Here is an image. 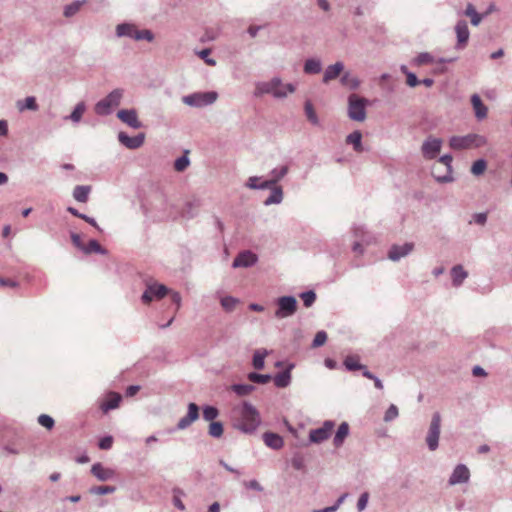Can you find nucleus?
<instances>
[{
    "label": "nucleus",
    "mask_w": 512,
    "mask_h": 512,
    "mask_svg": "<svg viewBox=\"0 0 512 512\" xmlns=\"http://www.w3.org/2000/svg\"><path fill=\"white\" fill-rule=\"evenodd\" d=\"M295 86L291 83L282 84V81L278 77H274L269 82H259L256 84L254 95L256 97L264 94H272L275 98H285L288 93L295 91Z\"/></svg>",
    "instance_id": "nucleus-1"
},
{
    "label": "nucleus",
    "mask_w": 512,
    "mask_h": 512,
    "mask_svg": "<svg viewBox=\"0 0 512 512\" xmlns=\"http://www.w3.org/2000/svg\"><path fill=\"white\" fill-rule=\"evenodd\" d=\"M260 424V416L257 409L249 402H243L241 417L235 427L245 434H252Z\"/></svg>",
    "instance_id": "nucleus-2"
},
{
    "label": "nucleus",
    "mask_w": 512,
    "mask_h": 512,
    "mask_svg": "<svg viewBox=\"0 0 512 512\" xmlns=\"http://www.w3.org/2000/svg\"><path fill=\"white\" fill-rule=\"evenodd\" d=\"M124 96V89L116 88L112 90L106 97L99 100L94 107L95 113L99 116H108L118 107Z\"/></svg>",
    "instance_id": "nucleus-3"
},
{
    "label": "nucleus",
    "mask_w": 512,
    "mask_h": 512,
    "mask_svg": "<svg viewBox=\"0 0 512 512\" xmlns=\"http://www.w3.org/2000/svg\"><path fill=\"white\" fill-rule=\"evenodd\" d=\"M452 161V156L445 154L439 158L438 165L433 166L432 176L438 183H450L454 180L452 176Z\"/></svg>",
    "instance_id": "nucleus-4"
},
{
    "label": "nucleus",
    "mask_w": 512,
    "mask_h": 512,
    "mask_svg": "<svg viewBox=\"0 0 512 512\" xmlns=\"http://www.w3.org/2000/svg\"><path fill=\"white\" fill-rule=\"evenodd\" d=\"M486 144L484 136L478 134H467L465 136H452L449 139V146L454 150L478 148Z\"/></svg>",
    "instance_id": "nucleus-5"
},
{
    "label": "nucleus",
    "mask_w": 512,
    "mask_h": 512,
    "mask_svg": "<svg viewBox=\"0 0 512 512\" xmlns=\"http://www.w3.org/2000/svg\"><path fill=\"white\" fill-rule=\"evenodd\" d=\"M368 100L357 94L348 96V117L353 121L362 122L366 119V106Z\"/></svg>",
    "instance_id": "nucleus-6"
},
{
    "label": "nucleus",
    "mask_w": 512,
    "mask_h": 512,
    "mask_svg": "<svg viewBox=\"0 0 512 512\" xmlns=\"http://www.w3.org/2000/svg\"><path fill=\"white\" fill-rule=\"evenodd\" d=\"M218 98L215 91L195 92L182 97V102L191 107H205L212 105Z\"/></svg>",
    "instance_id": "nucleus-7"
},
{
    "label": "nucleus",
    "mask_w": 512,
    "mask_h": 512,
    "mask_svg": "<svg viewBox=\"0 0 512 512\" xmlns=\"http://www.w3.org/2000/svg\"><path fill=\"white\" fill-rule=\"evenodd\" d=\"M277 309L275 318L284 319L293 316L298 308V302L294 296H281L276 300Z\"/></svg>",
    "instance_id": "nucleus-8"
},
{
    "label": "nucleus",
    "mask_w": 512,
    "mask_h": 512,
    "mask_svg": "<svg viewBox=\"0 0 512 512\" xmlns=\"http://www.w3.org/2000/svg\"><path fill=\"white\" fill-rule=\"evenodd\" d=\"M440 431H441V415L439 412H434L432 414L428 433L425 438L426 444L430 451L437 450V448L439 446Z\"/></svg>",
    "instance_id": "nucleus-9"
},
{
    "label": "nucleus",
    "mask_w": 512,
    "mask_h": 512,
    "mask_svg": "<svg viewBox=\"0 0 512 512\" xmlns=\"http://www.w3.org/2000/svg\"><path fill=\"white\" fill-rule=\"evenodd\" d=\"M335 426L334 421L332 420H326L323 425L317 429H312L309 432V440L312 443H322L323 441L327 440L332 433V430Z\"/></svg>",
    "instance_id": "nucleus-10"
},
{
    "label": "nucleus",
    "mask_w": 512,
    "mask_h": 512,
    "mask_svg": "<svg viewBox=\"0 0 512 512\" xmlns=\"http://www.w3.org/2000/svg\"><path fill=\"white\" fill-rule=\"evenodd\" d=\"M442 147V140L432 136L427 137L421 147L422 155L425 159H434L439 154Z\"/></svg>",
    "instance_id": "nucleus-11"
},
{
    "label": "nucleus",
    "mask_w": 512,
    "mask_h": 512,
    "mask_svg": "<svg viewBox=\"0 0 512 512\" xmlns=\"http://www.w3.org/2000/svg\"><path fill=\"white\" fill-rule=\"evenodd\" d=\"M168 293V288L163 284H148L146 290L141 296L145 304H149L154 298L162 299Z\"/></svg>",
    "instance_id": "nucleus-12"
},
{
    "label": "nucleus",
    "mask_w": 512,
    "mask_h": 512,
    "mask_svg": "<svg viewBox=\"0 0 512 512\" xmlns=\"http://www.w3.org/2000/svg\"><path fill=\"white\" fill-rule=\"evenodd\" d=\"M455 33H456V37H457L455 49L463 50L467 46L469 36H470L468 24L465 20H459L456 23Z\"/></svg>",
    "instance_id": "nucleus-13"
},
{
    "label": "nucleus",
    "mask_w": 512,
    "mask_h": 512,
    "mask_svg": "<svg viewBox=\"0 0 512 512\" xmlns=\"http://www.w3.org/2000/svg\"><path fill=\"white\" fill-rule=\"evenodd\" d=\"M118 141L126 148L135 150L144 144L145 134L139 133L136 136L130 137L127 133L121 131L118 133Z\"/></svg>",
    "instance_id": "nucleus-14"
},
{
    "label": "nucleus",
    "mask_w": 512,
    "mask_h": 512,
    "mask_svg": "<svg viewBox=\"0 0 512 512\" xmlns=\"http://www.w3.org/2000/svg\"><path fill=\"white\" fill-rule=\"evenodd\" d=\"M199 418V406L196 403H189L188 404V412L187 414L182 417L177 425V430H185L188 428L193 422H195Z\"/></svg>",
    "instance_id": "nucleus-15"
},
{
    "label": "nucleus",
    "mask_w": 512,
    "mask_h": 512,
    "mask_svg": "<svg viewBox=\"0 0 512 512\" xmlns=\"http://www.w3.org/2000/svg\"><path fill=\"white\" fill-rule=\"evenodd\" d=\"M258 257L255 253L245 250L240 252L233 260V268H248L256 264Z\"/></svg>",
    "instance_id": "nucleus-16"
},
{
    "label": "nucleus",
    "mask_w": 512,
    "mask_h": 512,
    "mask_svg": "<svg viewBox=\"0 0 512 512\" xmlns=\"http://www.w3.org/2000/svg\"><path fill=\"white\" fill-rule=\"evenodd\" d=\"M117 117L123 123L127 124L133 129H140L143 124L139 121L138 115L135 109H122L117 112Z\"/></svg>",
    "instance_id": "nucleus-17"
},
{
    "label": "nucleus",
    "mask_w": 512,
    "mask_h": 512,
    "mask_svg": "<svg viewBox=\"0 0 512 512\" xmlns=\"http://www.w3.org/2000/svg\"><path fill=\"white\" fill-rule=\"evenodd\" d=\"M413 248L414 244L410 242L404 243L403 245L394 244L389 249L388 258L394 262L399 261L401 258L409 255Z\"/></svg>",
    "instance_id": "nucleus-18"
},
{
    "label": "nucleus",
    "mask_w": 512,
    "mask_h": 512,
    "mask_svg": "<svg viewBox=\"0 0 512 512\" xmlns=\"http://www.w3.org/2000/svg\"><path fill=\"white\" fill-rule=\"evenodd\" d=\"M469 478H470V472H469V469L467 468V466L464 464H458L454 468L448 482H449V485H456V484L468 482Z\"/></svg>",
    "instance_id": "nucleus-19"
},
{
    "label": "nucleus",
    "mask_w": 512,
    "mask_h": 512,
    "mask_svg": "<svg viewBox=\"0 0 512 512\" xmlns=\"http://www.w3.org/2000/svg\"><path fill=\"white\" fill-rule=\"evenodd\" d=\"M343 70H344V64L341 61H338L332 65H329L328 67H326V69L324 71V75H323V79H322L323 83L327 84L330 81L336 79L337 77H339L341 75Z\"/></svg>",
    "instance_id": "nucleus-20"
},
{
    "label": "nucleus",
    "mask_w": 512,
    "mask_h": 512,
    "mask_svg": "<svg viewBox=\"0 0 512 512\" xmlns=\"http://www.w3.org/2000/svg\"><path fill=\"white\" fill-rule=\"evenodd\" d=\"M91 473L95 476L99 481H107L115 476V471L110 468H105L101 463H95L91 467Z\"/></svg>",
    "instance_id": "nucleus-21"
},
{
    "label": "nucleus",
    "mask_w": 512,
    "mask_h": 512,
    "mask_svg": "<svg viewBox=\"0 0 512 512\" xmlns=\"http://www.w3.org/2000/svg\"><path fill=\"white\" fill-rule=\"evenodd\" d=\"M294 367L293 364H289V366L283 370L282 372L276 374L273 378L274 384L277 388H286L291 383V370Z\"/></svg>",
    "instance_id": "nucleus-22"
},
{
    "label": "nucleus",
    "mask_w": 512,
    "mask_h": 512,
    "mask_svg": "<svg viewBox=\"0 0 512 512\" xmlns=\"http://www.w3.org/2000/svg\"><path fill=\"white\" fill-rule=\"evenodd\" d=\"M138 30L135 24L124 22L116 26L115 33L119 38L129 37L134 39V35L138 33Z\"/></svg>",
    "instance_id": "nucleus-23"
},
{
    "label": "nucleus",
    "mask_w": 512,
    "mask_h": 512,
    "mask_svg": "<svg viewBox=\"0 0 512 512\" xmlns=\"http://www.w3.org/2000/svg\"><path fill=\"white\" fill-rule=\"evenodd\" d=\"M262 437L265 445L271 449L279 450L284 445L283 438L277 433L265 432Z\"/></svg>",
    "instance_id": "nucleus-24"
},
{
    "label": "nucleus",
    "mask_w": 512,
    "mask_h": 512,
    "mask_svg": "<svg viewBox=\"0 0 512 512\" xmlns=\"http://www.w3.org/2000/svg\"><path fill=\"white\" fill-rule=\"evenodd\" d=\"M471 104L475 112V117L478 120H483L487 117L488 109L478 94L471 96Z\"/></svg>",
    "instance_id": "nucleus-25"
},
{
    "label": "nucleus",
    "mask_w": 512,
    "mask_h": 512,
    "mask_svg": "<svg viewBox=\"0 0 512 512\" xmlns=\"http://www.w3.org/2000/svg\"><path fill=\"white\" fill-rule=\"evenodd\" d=\"M452 284L455 287L462 285L463 281L467 278L468 273L464 270L462 265H455L451 269Z\"/></svg>",
    "instance_id": "nucleus-26"
},
{
    "label": "nucleus",
    "mask_w": 512,
    "mask_h": 512,
    "mask_svg": "<svg viewBox=\"0 0 512 512\" xmlns=\"http://www.w3.org/2000/svg\"><path fill=\"white\" fill-rule=\"evenodd\" d=\"M122 400V396L119 393H110L108 399L101 404V409L103 412H108L110 410L116 409Z\"/></svg>",
    "instance_id": "nucleus-27"
},
{
    "label": "nucleus",
    "mask_w": 512,
    "mask_h": 512,
    "mask_svg": "<svg viewBox=\"0 0 512 512\" xmlns=\"http://www.w3.org/2000/svg\"><path fill=\"white\" fill-rule=\"evenodd\" d=\"M349 434V425L347 422H342L336 433H335V436H334V439H333V444L335 447H340L342 446V444L344 443V440L346 439V437L348 436Z\"/></svg>",
    "instance_id": "nucleus-28"
},
{
    "label": "nucleus",
    "mask_w": 512,
    "mask_h": 512,
    "mask_svg": "<svg viewBox=\"0 0 512 512\" xmlns=\"http://www.w3.org/2000/svg\"><path fill=\"white\" fill-rule=\"evenodd\" d=\"M340 83L351 90H356L360 86V80L353 76L349 71H346L341 75Z\"/></svg>",
    "instance_id": "nucleus-29"
},
{
    "label": "nucleus",
    "mask_w": 512,
    "mask_h": 512,
    "mask_svg": "<svg viewBox=\"0 0 512 512\" xmlns=\"http://www.w3.org/2000/svg\"><path fill=\"white\" fill-rule=\"evenodd\" d=\"M91 186L77 185L73 190V197L76 201L86 203L88 201Z\"/></svg>",
    "instance_id": "nucleus-30"
},
{
    "label": "nucleus",
    "mask_w": 512,
    "mask_h": 512,
    "mask_svg": "<svg viewBox=\"0 0 512 512\" xmlns=\"http://www.w3.org/2000/svg\"><path fill=\"white\" fill-rule=\"evenodd\" d=\"M283 201V190L281 186H274L271 189V194L264 201L265 206L272 204H280Z\"/></svg>",
    "instance_id": "nucleus-31"
},
{
    "label": "nucleus",
    "mask_w": 512,
    "mask_h": 512,
    "mask_svg": "<svg viewBox=\"0 0 512 512\" xmlns=\"http://www.w3.org/2000/svg\"><path fill=\"white\" fill-rule=\"evenodd\" d=\"M346 143L353 145V149L358 153L364 150L362 145V134L358 130L350 133L346 137Z\"/></svg>",
    "instance_id": "nucleus-32"
},
{
    "label": "nucleus",
    "mask_w": 512,
    "mask_h": 512,
    "mask_svg": "<svg viewBox=\"0 0 512 512\" xmlns=\"http://www.w3.org/2000/svg\"><path fill=\"white\" fill-rule=\"evenodd\" d=\"M343 364L348 371L362 370L363 372L367 369L365 365L359 363V357L354 355L347 356Z\"/></svg>",
    "instance_id": "nucleus-33"
},
{
    "label": "nucleus",
    "mask_w": 512,
    "mask_h": 512,
    "mask_svg": "<svg viewBox=\"0 0 512 512\" xmlns=\"http://www.w3.org/2000/svg\"><path fill=\"white\" fill-rule=\"evenodd\" d=\"M322 70L321 61L315 58H309L304 63V72L306 74H318Z\"/></svg>",
    "instance_id": "nucleus-34"
},
{
    "label": "nucleus",
    "mask_w": 512,
    "mask_h": 512,
    "mask_svg": "<svg viewBox=\"0 0 512 512\" xmlns=\"http://www.w3.org/2000/svg\"><path fill=\"white\" fill-rule=\"evenodd\" d=\"M83 253L85 254H91V253H97L101 255H106L107 250L103 248L99 242L95 239H91L87 245L83 248Z\"/></svg>",
    "instance_id": "nucleus-35"
},
{
    "label": "nucleus",
    "mask_w": 512,
    "mask_h": 512,
    "mask_svg": "<svg viewBox=\"0 0 512 512\" xmlns=\"http://www.w3.org/2000/svg\"><path fill=\"white\" fill-rule=\"evenodd\" d=\"M464 15L467 16V17H470V20H471V24L473 26H478L482 20V15H480L473 4L471 3H468V5L466 6V9L464 11Z\"/></svg>",
    "instance_id": "nucleus-36"
},
{
    "label": "nucleus",
    "mask_w": 512,
    "mask_h": 512,
    "mask_svg": "<svg viewBox=\"0 0 512 512\" xmlns=\"http://www.w3.org/2000/svg\"><path fill=\"white\" fill-rule=\"evenodd\" d=\"M86 111V105L84 102H79L76 104V106L74 107L73 111L71 112V114L69 116L66 117V119H69L71 120L72 122L74 123H78L84 112Z\"/></svg>",
    "instance_id": "nucleus-37"
},
{
    "label": "nucleus",
    "mask_w": 512,
    "mask_h": 512,
    "mask_svg": "<svg viewBox=\"0 0 512 512\" xmlns=\"http://www.w3.org/2000/svg\"><path fill=\"white\" fill-rule=\"evenodd\" d=\"M67 211L69 213H71L73 216L75 217H78L82 220H84L85 222H87L88 224H90L91 226L95 227L97 230L101 231L100 227L98 226L96 220L93 218V217H90L86 214H83V213H80L77 209H75L74 207H68L67 208Z\"/></svg>",
    "instance_id": "nucleus-38"
},
{
    "label": "nucleus",
    "mask_w": 512,
    "mask_h": 512,
    "mask_svg": "<svg viewBox=\"0 0 512 512\" xmlns=\"http://www.w3.org/2000/svg\"><path fill=\"white\" fill-rule=\"evenodd\" d=\"M17 107L20 111H23L25 109L31 110V111H36L38 109L36 98L33 96H29V97L25 98L24 101H18Z\"/></svg>",
    "instance_id": "nucleus-39"
},
{
    "label": "nucleus",
    "mask_w": 512,
    "mask_h": 512,
    "mask_svg": "<svg viewBox=\"0 0 512 512\" xmlns=\"http://www.w3.org/2000/svg\"><path fill=\"white\" fill-rule=\"evenodd\" d=\"M85 3V0L80 1H74L64 7L63 15L67 18H70L74 16L82 7V5Z\"/></svg>",
    "instance_id": "nucleus-40"
},
{
    "label": "nucleus",
    "mask_w": 512,
    "mask_h": 512,
    "mask_svg": "<svg viewBox=\"0 0 512 512\" xmlns=\"http://www.w3.org/2000/svg\"><path fill=\"white\" fill-rule=\"evenodd\" d=\"M254 389L255 387L251 384H233L231 386V390L238 396L249 395Z\"/></svg>",
    "instance_id": "nucleus-41"
},
{
    "label": "nucleus",
    "mask_w": 512,
    "mask_h": 512,
    "mask_svg": "<svg viewBox=\"0 0 512 512\" xmlns=\"http://www.w3.org/2000/svg\"><path fill=\"white\" fill-rule=\"evenodd\" d=\"M289 171L287 165L281 166L280 168H274L271 170L270 175L271 181H274V185H276L282 178H284Z\"/></svg>",
    "instance_id": "nucleus-42"
},
{
    "label": "nucleus",
    "mask_w": 512,
    "mask_h": 512,
    "mask_svg": "<svg viewBox=\"0 0 512 512\" xmlns=\"http://www.w3.org/2000/svg\"><path fill=\"white\" fill-rule=\"evenodd\" d=\"M267 355V351L266 350H263V351H260V350H257L255 351L254 355H253V360H252V364H253V367L257 370H261L264 368V365H265V357Z\"/></svg>",
    "instance_id": "nucleus-43"
},
{
    "label": "nucleus",
    "mask_w": 512,
    "mask_h": 512,
    "mask_svg": "<svg viewBox=\"0 0 512 512\" xmlns=\"http://www.w3.org/2000/svg\"><path fill=\"white\" fill-rule=\"evenodd\" d=\"M248 379L251 382L256 383V384H266L272 379V376L270 374H260L257 372H250L248 374Z\"/></svg>",
    "instance_id": "nucleus-44"
},
{
    "label": "nucleus",
    "mask_w": 512,
    "mask_h": 512,
    "mask_svg": "<svg viewBox=\"0 0 512 512\" xmlns=\"http://www.w3.org/2000/svg\"><path fill=\"white\" fill-rule=\"evenodd\" d=\"M224 427L219 421H212L209 425L208 433L211 437L220 438L223 435Z\"/></svg>",
    "instance_id": "nucleus-45"
},
{
    "label": "nucleus",
    "mask_w": 512,
    "mask_h": 512,
    "mask_svg": "<svg viewBox=\"0 0 512 512\" xmlns=\"http://www.w3.org/2000/svg\"><path fill=\"white\" fill-rule=\"evenodd\" d=\"M188 151H186L182 156L177 158L174 162V169L178 172H182L188 168L190 165V159L187 156Z\"/></svg>",
    "instance_id": "nucleus-46"
},
{
    "label": "nucleus",
    "mask_w": 512,
    "mask_h": 512,
    "mask_svg": "<svg viewBox=\"0 0 512 512\" xmlns=\"http://www.w3.org/2000/svg\"><path fill=\"white\" fill-rule=\"evenodd\" d=\"M434 62L433 56L428 52H422L414 58L413 64L416 66H422L426 64H432Z\"/></svg>",
    "instance_id": "nucleus-47"
},
{
    "label": "nucleus",
    "mask_w": 512,
    "mask_h": 512,
    "mask_svg": "<svg viewBox=\"0 0 512 512\" xmlns=\"http://www.w3.org/2000/svg\"><path fill=\"white\" fill-rule=\"evenodd\" d=\"M305 114L307 116V119L313 124V125H319V119L316 115V112L313 108V105L310 101L305 102Z\"/></svg>",
    "instance_id": "nucleus-48"
},
{
    "label": "nucleus",
    "mask_w": 512,
    "mask_h": 512,
    "mask_svg": "<svg viewBox=\"0 0 512 512\" xmlns=\"http://www.w3.org/2000/svg\"><path fill=\"white\" fill-rule=\"evenodd\" d=\"M219 415V410L215 406L206 405L203 407V418L212 422Z\"/></svg>",
    "instance_id": "nucleus-49"
},
{
    "label": "nucleus",
    "mask_w": 512,
    "mask_h": 512,
    "mask_svg": "<svg viewBox=\"0 0 512 512\" xmlns=\"http://www.w3.org/2000/svg\"><path fill=\"white\" fill-rule=\"evenodd\" d=\"M487 168V162L485 159L476 160L471 167V173L475 176H479L484 173Z\"/></svg>",
    "instance_id": "nucleus-50"
},
{
    "label": "nucleus",
    "mask_w": 512,
    "mask_h": 512,
    "mask_svg": "<svg viewBox=\"0 0 512 512\" xmlns=\"http://www.w3.org/2000/svg\"><path fill=\"white\" fill-rule=\"evenodd\" d=\"M299 297L302 299L305 307H311L316 301V293L313 290L302 292Z\"/></svg>",
    "instance_id": "nucleus-51"
},
{
    "label": "nucleus",
    "mask_w": 512,
    "mask_h": 512,
    "mask_svg": "<svg viewBox=\"0 0 512 512\" xmlns=\"http://www.w3.org/2000/svg\"><path fill=\"white\" fill-rule=\"evenodd\" d=\"M237 303L238 299L232 296H225L221 299V306L227 312H232L235 309Z\"/></svg>",
    "instance_id": "nucleus-52"
},
{
    "label": "nucleus",
    "mask_w": 512,
    "mask_h": 512,
    "mask_svg": "<svg viewBox=\"0 0 512 512\" xmlns=\"http://www.w3.org/2000/svg\"><path fill=\"white\" fill-rule=\"evenodd\" d=\"M116 491L115 486H94L90 489V493L96 495H106L111 494Z\"/></svg>",
    "instance_id": "nucleus-53"
},
{
    "label": "nucleus",
    "mask_w": 512,
    "mask_h": 512,
    "mask_svg": "<svg viewBox=\"0 0 512 512\" xmlns=\"http://www.w3.org/2000/svg\"><path fill=\"white\" fill-rule=\"evenodd\" d=\"M134 40H146L152 42L154 40V34L149 29L138 30V33L134 35Z\"/></svg>",
    "instance_id": "nucleus-54"
},
{
    "label": "nucleus",
    "mask_w": 512,
    "mask_h": 512,
    "mask_svg": "<svg viewBox=\"0 0 512 512\" xmlns=\"http://www.w3.org/2000/svg\"><path fill=\"white\" fill-rule=\"evenodd\" d=\"M38 423L48 430H51L55 425L54 419L47 414H41L38 417Z\"/></svg>",
    "instance_id": "nucleus-55"
},
{
    "label": "nucleus",
    "mask_w": 512,
    "mask_h": 512,
    "mask_svg": "<svg viewBox=\"0 0 512 512\" xmlns=\"http://www.w3.org/2000/svg\"><path fill=\"white\" fill-rule=\"evenodd\" d=\"M398 408L396 405L391 404L384 414V421L391 422L398 417Z\"/></svg>",
    "instance_id": "nucleus-56"
},
{
    "label": "nucleus",
    "mask_w": 512,
    "mask_h": 512,
    "mask_svg": "<svg viewBox=\"0 0 512 512\" xmlns=\"http://www.w3.org/2000/svg\"><path fill=\"white\" fill-rule=\"evenodd\" d=\"M327 341V333L323 330L318 331L313 339L312 347L317 348L325 344Z\"/></svg>",
    "instance_id": "nucleus-57"
},
{
    "label": "nucleus",
    "mask_w": 512,
    "mask_h": 512,
    "mask_svg": "<svg viewBox=\"0 0 512 512\" xmlns=\"http://www.w3.org/2000/svg\"><path fill=\"white\" fill-rule=\"evenodd\" d=\"M211 50L209 48H205L201 51L197 52V55L204 60V62L209 66H215L216 61L213 58H210Z\"/></svg>",
    "instance_id": "nucleus-58"
},
{
    "label": "nucleus",
    "mask_w": 512,
    "mask_h": 512,
    "mask_svg": "<svg viewBox=\"0 0 512 512\" xmlns=\"http://www.w3.org/2000/svg\"><path fill=\"white\" fill-rule=\"evenodd\" d=\"M363 376L366 377L367 379L373 380L374 385L377 389H383L382 381L376 375L371 373L368 369H365V371H363Z\"/></svg>",
    "instance_id": "nucleus-59"
},
{
    "label": "nucleus",
    "mask_w": 512,
    "mask_h": 512,
    "mask_svg": "<svg viewBox=\"0 0 512 512\" xmlns=\"http://www.w3.org/2000/svg\"><path fill=\"white\" fill-rule=\"evenodd\" d=\"M113 445V437L108 435L100 439L98 447L102 450H109Z\"/></svg>",
    "instance_id": "nucleus-60"
},
{
    "label": "nucleus",
    "mask_w": 512,
    "mask_h": 512,
    "mask_svg": "<svg viewBox=\"0 0 512 512\" xmlns=\"http://www.w3.org/2000/svg\"><path fill=\"white\" fill-rule=\"evenodd\" d=\"M368 500H369V493L363 492L357 501V509L359 512H362L366 508V506L368 504Z\"/></svg>",
    "instance_id": "nucleus-61"
},
{
    "label": "nucleus",
    "mask_w": 512,
    "mask_h": 512,
    "mask_svg": "<svg viewBox=\"0 0 512 512\" xmlns=\"http://www.w3.org/2000/svg\"><path fill=\"white\" fill-rule=\"evenodd\" d=\"M200 206V203L198 200H195V201H192V202H188L186 204V209H185V213L189 216V217H194L195 216V212L193 210H197Z\"/></svg>",
    "instance_id": "nucleus-62"
},
{
    "label": "nucleus",
    "mask_w": 512,
    "mask_h": 512,
    "mask_svg": "<svg viewBox=\"0 0 512 512\" xmlns=\"http://www.w3.org/2000/svg\"><path fill=\"white\" fill-rule=\"evenodd\" d=\"M70 237L73 245L77 247L79 250L83 251L85 245L82 242L81 236L78 233L71 232Z\"/></svg>",
    "instance_id": "nucleus-63"
},
{
    "label": "nucleus",
    "mask_w": 512,
    "mask_h": 512,
    "mask_svg": "<svg viewBox=\"0 0 512 512\" xmlns=\"http://www.w3.org/2000/svg\"><path fill=\"white\" fill-rule=\"evenodd\" d=\"M244 486L247 488V489H251V490H255L257 492H262L263 491V487L261 486V484L253 479V480H250V481H244Z\"/></svg>",
    "instance_id": "nucleus-64"
}]
</instances>
